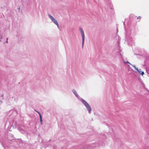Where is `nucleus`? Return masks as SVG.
<instances>
[{"label":"nucleus","mask_w":149,"mask_h":149,"mask_svg":"<svg viewBox=\"0 0 149 149\" xmlns=\"http://www.w3.org/2000/svg\"><path fill=\"white\" fill-rule=\"evenodd\" d=\"M36 111V112H37V113H38L39 114V116H40V121L41 122H42V116H41V114L39 112H38V111Z\"/></svg>","instance_id":"5"},{"label":"nucleus","mask_w":149,"mask_h":149,"mask_svg":"<svg viewBox=\"0 0 149 149\" xmlns=\"http://www.w3.org/2000/svg\"><path fill=\"white\" fill-rule=\"evenodd\" d=\"M73 93L74 94V95H75L76 96V97H77L78 96V95L77 94V92H76V91L73 90L72 91Z\"/></svg>","instance_id":"6"},{"label":"nucleus","mask_w":149,"mask_h":149,"mask_svg":"<svg viewBox=\"0 0 149 149\" xmlns=\"http://www.w3.org/2000/svg\"><path fill=\"white\" fill-rule=\"evenodd\" d=\"M124 62V63H129V64H130V63L128 61H127L126 62L125 61Z\"/></svg>","instance_id":"7"},{"label":"nucleus","mask_w":149,"mask_h":149,"mask_svg":"<svg viewBox=\"0 0 149 149\" xmlns=\"http://www.w3.org/2000/svg\"><path fill=\"white\" fill-rule=\"evenodd\" d=\"M79 30L80 31L81 33V34L82 36V46H83L84 45V32L83 30V29L81 28H79Z\"/></svg>","instance_id":"2"},{"label":"nucleus","mask_w":149,"mask_h":149,"mask_svg":"<svg viewBox=\"0 0 149 149\" xmlns=\"http://www.w3.org/2000/svg\"><path fill=\"white\" fill-rule=\"evenodd\" d=\"M140 18H141V17L139 16L138 17H137V19H140Z\"/></svg>","instance_id":"8"},{"label":"nucleus","mask_w":149,"mask_h":149,"mask_svg":"<svg viewBox=\"0 0 149 149\" xmlns=\"http://www.w3.org/2000/svg\"><path fill=\"white\" fill-rule=\"evenodd\" d=\"M81 101L85 105L88 109L89 113H90L91 111V109L90 106L89 105V104L85 100L83 99H81Z\"/></svg>","instance_id":"1"},{"label":"nucleus","mask_w":149,"mask_h":149,"mask_svg":"<svg viewBox=\"0 0 149 149\" xmlns=\"http://www.w3.org/2000/svg\"><path fill=\"white\" fill-rule=\"evenodd\" d=\"M133 66L134 68H135V69L137 70V71L139 72V74H141L142 75H143L144 74V72H143L141 71L140 70H139L138 69V68H136L135 66L134 65Z\"/></svg>","instance_id":"4"},{"label":"nucleus","mask_w":149,"mask_h":149,"mask_svg":"<svg viewBox=\"0 0 149 149\" xmlns=\"http://www.w3.org/2000/svg\"><path fill=\"white\" fill-rule=\"evenodd\" d=\"M49 17L51 20L56 25L58 26V25L57 22V21L54 18L52 15L49 14Z\"/></svg>","instance_id":"3"},{"label":"nucleus","mask_w":149,"mask_h":149,"mask_svg":"<svg viewBox=\"0 0 149 149\" xmlns=\"http://www.w3.org/2000/svg\"><path fill=\"white\" fill-rule=\"evenodd\" d=\"M20 8L19 7L18 8L19 10H20Z\"/></svg>","instance_id":"9"}]
</instances>
